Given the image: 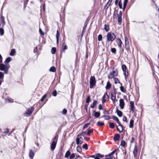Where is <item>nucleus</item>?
I'll list each match as a JSON object with an SVG mask.
<instances>
[{
	"label": "nucleus",
	"instance_id": "f8f14e48",
	"mask_svg": "<svg viewBox=\"0 0 159 159\" xmlns=\"http://www.w3.org/2000/svg\"><path fill=\"white\" fill-rule=\"evenodd\" d=\"M109 98V96L107 94V93H105L102 97V103H105L106 100Z\"/></svg>",
	"mask_w": 159,
	"mask_h": 159
},
{
	"label": "nucleus",
	"instance_id": "052dcab7",
	"mask_svg": "<svg viewBox=\"0 0 159 159\" xmlns=\"http://www.w3.org/2000/svg\"><path fill=\"white\" fill-rule=\"evenodd\" d=\"M103 113L104 115L109 114H110L109 111L105 110V111L103 112Z\"/></svg>",
	"mask_w": 159,
	"mask_h": 159
},
{
	"label": "nucleus",
	"instance_id": "20e7f679",
	"mask_svg": "<svg viewBox=\"0 0 159 159\" xmlns=\"http://www.w3.org/2000/svg\"><path fill=\"white\" fill-rule=\"evenodd\" d=\"M122 12L121 11H120L119 14H115V13L113 14V16L114 18H116L118 17V24L120 25H121L122 23Z\"/></svg>",
	"mask_w": 159,
	"mask_h": 159
},
{
	"label": "nucleus",
	"instance_id": "c85d7f7f",
	"mask_svg": "<svg viewBox=\"0 0 159 159\" xmlns=\"http://www.w3.org/2000/svg\"><path fill=\"white\" fill-rule=\"evenodd\" d=\"M70 155V152L69 150L67 151L65 155V157L66 158H68Z\"/></svg>",
	"mask_w": 159,
	"mask_h": 159
},
{
	"label": "nucleus",
	"instance_id": "f03ea898",
	"mask_svg": "<svg viewBox=\"0 0 159 159\" xmlns=\"http://www.w3.org/2000/svg\"><path fill=\"white\" fill-rule=\"evenodd\" d=\"M58 138V135L57 134H56L52 139V142L51 143V149L52 151H53L55 148L57 142Z\"/></svg>",
	"mask_w": 159,
	"mask_h": 159
},
{
	"label": "nucleus",
	"instance_id": "2eb2a0df",
	"mask_svg": "<svg viewBox=\"0 0 159 159\" xmlns=\"http://www.w3.org/2000/svg\"><path fill=\"white\" fill-rule=\"evenodd\" d=\"M138 152V148L136 145L134 146V149L133 150V153L134 157L136 158L137 156V153Z\"/></svg>",
	"mask_w": 159,
	"mask_h": 159
},
{
	"label": "nucleus",
	"instance_id": "f3484780",
	"mask_svg": "<svg viewBox=\"0 0 159 159\" xmlns=\"http://www.w3.org/2000/svg\"><path fill=\"white\" fill-rule=\"evenodd\" d=\"M35 155L34 150H30L29 152V156L30 158L33 159Z\"/></svg>",
	"mask_w": 159,
	"mask_h": 159
},
{
	"label": "nucleus",
	"instance_id": "a18cd8bd",
	"mask_svg": "<svg viewBox=\"0 0 159 159\" xmlns=\"http://www.w3.org/2000/svg\"><path fill=\"white\" fill-rule=\"evenodd\" d=\"M82 148L87 150L88 149V144L87 143L83 144L82 146Z\"/></svg>",
	"mask_w": 159,
	"mask_h": 159
},
{
	"label": "nucleus",
	"instance_id": "13d9d810",
	"mask_svg": "<svg viewBox=\"0 0 159 159\" xmlns=\"http://www.w3.org/2000/svg\"><path fill=\"white\" fill-rule=\"evenodd\" d=\"M111 52L114 54H116V49L115 48H112L111 49Z\"/></svg>",
	"mask_w": 159,
	"mask_h": 159
},
{
	"label": "nucleus",
	"instance_id": "338daca9",
	"mask_svg": "<svg viewBox=\"0 0 159 159\" xmlns=\"http://www.w3.org/2000/svg\"><path fill=\"white\" fill-rule=\"evenodd\" d=\"M89 124H90L89 123H86V124H85L83 127V129H84L87 128L88 127V126L89 125Z\"/></svg>",
	"mask_w": 159,
	"mask_h": 159
},
{
	"label": "nucleus",
	"instance_id": "bb28decb",
	"mask_svg": "<svg viewBox=\"0 0 159 159\" xmlns=\"http://www.w3.org/2000/svg\"><path fill=\"white\" fill-rule=\"evenodd\" d=\"M134 120L133 119H131L130 121L129 127L130 128H133V124Z\"/></svg>",
	"mask_w": 159,
	"mask_h": 159
},
{
	"label": "nucleus",
	"instance_id": "412c9836",
	"mask_svg": "<svg viewBox=\"0 0 159 159\" xmlns=\"http://www.w3.org/2000/svg\"><path fill=\"white\" fill-rule=\"evenodd\" d=\"M116 112L117 113L118 116L119 117H121L123 113L122 112L119 110L117 107L116 108Z\"/></svg>",
	"mask_w": 159,
	"mask_h": 159
},
{
	"label": "nucleus",
	"instance_id": "09e8293b",
	"mask_svg": "<svg viewBox=\"0 0 159 159\" xmlns=\"http://www.w3.org/2000/svg\"><path fill=\"white\" fill-rule=\"evenodd\" d=\"M4 33V30L2 28H0V34L1 35H2Z\"/></svg>",
	"mask_w": 159,
	"mask_h": 159
},
{
	"label": "nucleus",
	"instance_id": "79ce46f5",
	"mask_svg": "<svg viewBox=\"0 0 159 159\" xmlns=\"http://www.w3.org/2000/svg\"><path fill=\"white\" fill-rule=\"evenodd\" d=\"M11 61V58L10 57H8L7 58L5 61V62L6 63H8L9 62Z\"/></svg>",
	"mask_w": 159,
	"mask_h": 159
},
{
	"label": "nucleus",
	"instance_id": "69168bd1",
	"mask_svg": "<svg viewBox=\"0 0 159 159\" xmlns=\"http://www.w3.org/2000/svg\"><path fill=\"white\" fill-rule=\"evenodd\" d=\"M67 112V111L66 109H64L62 111V114L64 115L66 114Z\"/></svg>",
	"mask_w": 159,
	"mask_h": 159
},
{
	"label": "nucleus",
	"instance_id": "680f3d73",
	"mask_svg": "<svg viewBox=\"0 0 159 159\" xmlns=\"http://www.w3.org/2000/svg\"><path fill=\"white\" fill-rule=\"evenodd\" d=\"M39 32L41 35L42 36H44V32L40 28L39 29Z\"/></svg>",
	"mask_w": 159,
	"mask_h": 159
},
{
	"label": "nucleus",
	"instance_id": "a211bd4d",
	"mask_svg": "<svg viewBox=\"0 0 159 159\" xmlns=\"http://www.w3.org/2000/svg\"><path fill=\"white\" fill-rule=\"evenodd\" d=\"M112 0H109L105 5L104 9L107 11L108 9L109 6L111 5Z\"/></svg>",
	"mask_w": 159,
	"mask_h": 159
},
{
	"label": "nucleus",
	"instance_id": "49530a36",
	"mask_svg": "<svg viewBox=\"0 0 159 159\" xmlns=\"http://www.w3.org/2000/svg\"><path fill=\"white\" fill-rule=\"evenodd\" d=\"M47 96V94H45L44 95H43L41 98L40 100V101L41 102H43L44 99Z\"/></svg>",
	"mask_w": 159,
	"mask_h": 159
},
{
	"label": "nucleus",
	"instance_id": "c03bdc74",
	"mask_svg": "<svg viewBox=\"0 0 159 159\" xmlns=\"http://www.w3.org/2000/svg\"><path fill=\"white\" fill-rule=\"evenodd\" d=\"M90 101V96L89 95L87 96L86 101V103H89Z\"/></svg>",
	"mask_w": 159,
	"mask_h": 159
},
{
	"label": "nucleus",
	"instance_id": "ea45409f",
	"mask_svg": "<svg viewBox=\"0 0 159 159\" xmlns=\"http://www.w3.org/2000/svg\"><path fill=\"white\" fill-rule=\"evenodd\" d=\"M115 125L113 123H110L109 124V127L112 129H113L115 127Z\"/></svg>",
	"mask_w": 159,
	"mask_h": 159
},
{
	"label": "nucleus",
	"instance_id": "c756f323",
	"mask_svg": "<svg viewBox=\"0 0 159 159\" xmlns=\"http://www.w3.org/2000/svg\"><path fill=\"white\" fill-rule=\"evenodd\" d=\"M87 24H88L87 22L86 21H85L84 23V26L83 27V29L82 30V31L83 32H85L87 26Z\"/></svg>",
	"mask_w": 159,
	"mask_h": 159
},
{
	"label": "nucleus",
	"instance_id": "c9c22d12",
	"mask_svg": "<svg viewBox=\"0 0 159 159\" xmlns=\"http://www.w3.org/2000/svg\"><path fill=\"white\" fill-rule=\"evenodd\" d=\"M103 117L104 118L105 120H108L111 119L110 117L109 116L105 115L103 116Z\"/></svg>",
	"mask_w": 159,
	"mask_h": 159
},
{
	"label": "nucleus",
	"instance_id": "0eeeda50",
	"mask_svg": "<svg viewBox=\"0 0 159 159\" xmlns=\"http://www.w3.org/2000/svg\"><path fill=\"white\" fill-rule=\"evenodd\" d=\"M118 74V71L117 69L115 70H113L112 71L110 72L108 76L109 79H111L115 78Z\"/></svg>",
	"mask_w": 159,
	"mask_h": 159
},
{
	"label": "nucleus",
	"instance_id": "603ef678",
	"mask_svg": "<svg viewBox=\"0 0 159 159\" xmlns=\"http://www.w3.org/2000/svg\"><path fill=\"white\" fill-rule=\"evenodd\" d=\"M60 37V34L59 33V31L58 30L57 31V33L56 35V39H59Z\"/></svg>",
	"mask_w": 159,
	"mask_h": 159
},
{
	"label": "nucleus",
	"instance_id": "5701e85b",
	"mask_svg": "<svg viewBox=\"0 0 159 159\" xmlns=\"http://www.w3.org/2000/svg\"><path fill=\"white\" fill-rule=\"evenodd\" d=\"M97 103L98 101L97 100H93V102L91 105L90 107L92 108H94L95 107V106H96V104Z\"/></svg>",
	"mask_w": 159,
	"mask_h": 159
},
{
	"label": "nucleus",
	"instance_id": "393cba45",
	"mask_svg": "<svg viewBox=\"0 0 159 159\" xmlns=\"http://www.w3.org/2000/svg\"><path fill=\"white\" fill-rule=\"evenodd\" d=\"M76 144L78 145H81L83 143V142H82L80 139H79L78 138V137L76 138Z\"/></svg>",
	"mask_w": 159,
	"mask_h": 159
},
{
	"label": "nucleus",
	"instance_id": "3c124183",
	"mask_svg": "<svg viewBox=\"0 0 159 159\" xmlns=\"http://www.w3.org/2000/svg\"><path fill=\"white\" fill-rule=\"evenodd\" d=\"M125 144H126V143H125V141L124 140H122L121 141L120 145L122 147H125Z\"/></svg>",
	"mask_w": 159,
	"mask_h": 159
},
{
	"label": "nucleus",
	"instance_id": "2f4dec72",
	"mask_svg": "<svg viewBox=\"0 0 159 159\" xmlns=\"http://www.w3.org/2000/svg\"><path fill=\"white\" fill-rule=\"evenodd\" d=\"M76 150L79 152H80L82 151V148L80 146L78 145L76 148Z\"/></svg>",
	"mask_w": 159,
	"mask_h": 159
},
{
	"label": "nucleus",
	"instance_id": "6e6d98bb",
	"mask_svg": "<svg viewBox=\"0 0 159 159\" xmlns=\"http://www.w3.org/2000/svg\"><path fill=\"white\" fill-rule=\"evenodd\" d=\"M118 5L120 9L122 8V2L121 0L119 2Z\"/></svg>",
	"mask_w": 159,
	"mask_h": 159
},
{
	"label": "nucleus",
	"instance_id": "72a5a7b5",
	"mask_svg": "<svg viewBox=\"0 0 159 159\" xmlns=\"http://www.w3.org/2000/svg\"><path fill=\"white\" fill-rule=\"evenodd\" d=\"M97 124L99 126H102L104 125V123L103 122L98 121L97 122Z\"/></svg>",
	"mask_w": 159,
	"mask_h": 159
},
{
	"label": "nucleus",
	"instance_id": "de8ad7c7",
	"mask_svg": "<svg viewBox=\"0 0 159 159\" xmlns=\"http://www.w3.org/2000/svg\"><path fill=\"white\" fill-rule=\"evenodd\" d=\"M9 131V130L8 128H6V130H5L3 132V133L5 135L7 134Z\"/></svg>",
	"mask_w": 159,
	"mask_h": 159
},
{
	"label": "nucleus",
	"instance_id": "f257e3e1",
	"mask_svg": "<svg viewBox=\"0 0 159 159\" xmlns=\"http://www.w3.org/2000/svg\"><path fill=\"white\" fill-rule=\"evenodd\" d=\"M116 36L114 33L108 32L107 35V42H112L116 39Z\"/></svg>",
	"mask_w": 159,
	"mask_h": 159
},
{
	"label": "nucleus",
	"instance_id": "58836bf2",
	"mask_svg": "<svg viewBox=\"0 0 159 159\" xmlns=\"http://www.w3.org/2000/svg\"><path fill=\"white\" fill-rule=\"evenodd\" d=\"M56 51V48L55 47H53L51 49V53L52 54H54Z\"/></svg>",
	"mask_w": 159,
	"mask_h": 159
},
{
	"label": "nucleus",
	"instance_id": "4468645a",
	"mask_svg": "<svg viewBox=\"0 0 159 159\" xmlns=\"http://www.w3.org/2000/svg\"><path fill=\"white\" fill-rule=\"evenodd\" d=\"M116 43L117 45L119 48H121L122 47V42L120 38H117L116 40Z\"/></svg>",
	"mask_w": 159,
	"mask_h": 159
},
{
	"label": "nucleus",
	"instance_id": "4c0bfd02",
	"mask_svg": "<svg viewBox=\"0 0 159 159\" xmlns=\"http://www.w3.org/2000/svg\"><path fill=\"white\" fill-rule=\"evenodd\" d=\"M49 70L52 72H55L56 71V69L55 67L52 66L50 68Z\"/></svg>",
	"mask_w": 159,
	"mask_h": 159
},
{
	"label": "nucleus",
	"instance_id": "bf43d9fd",
	"mask_svg": "<svg viewBox=\"0 0 159 159\" xmlns=\"http://www.w3.org/2000/svg\"><path fill=\"white\" fill-rule=\"evenodd\" d=\"M124 71H125V73H124V74L125 75V77H128V75H129V73H128V70L127 71L126 70Z\"/></svg>",
	"mask_w": 159,
	"mask_h": 159
},
{
	"label": "nucleus",
	"instance_id": "9b49d317",
	"mask_svg": "<svg viewBox=\"0 0 159 159\" xmlns=\"http://www.w3.org/2000/svg\"><path fill=\"white\" fill-rule=\"evenodd\" d=\"M68 48L67 46L66 45V43H65V41L63 43L62 45V50L61 52L60 56L61 55V54L63 52L65 53V50H67Z\"/></svg>",
	"mask_w": 159,
	"mask_h": 159
},
{
	"label": "nucleus",
	"instance_id": "5fc2aeb1",
	"mask_svg": "<svg viewBox=\"0 0 159 159\" xmlns=\"http://www.w3.org/2000/svg\"><path fill=\"white\" fill-rule=\"evenodd\" d=\"M98 40L99 41H101V40H102V35L101 34L98 35Z\"/></svg>",
	"mask_w": 159,
	"mask_h": 159
},
{
	"label": "nucleus",
	"instance_id": "6ab92c4d",
	"mask_svg": "<svg viewBox=\"0 0 159 159\" xmlns=\"http://www.w3.org/2000/svg\"><path fill=\"white\" fill-rule=\"evenodd\" d=\"M120 138V134H115L113 138L114 140L115 141H118L119 140Z\"/></svg>",
	"mask_w": 159,
	"mask_h": 159
},
{
	"label": "nucleus",
	"instance_id": "473e14b6",
	"mask_svg": "<svg viewBox=\"0 0 159 159\" xmlns=\"http://www.w3.org/2000/svg\"><path fill=\"white\" fill-rule=\"evenodd\" d=\"M15 52H16L15 50L14 49H12L11 50V52L10 53V55L11 56H13L14 55Z\"/></svg>",
	"mask_w": 159,
	"mask_h": 159
},
{
	"label": "nucleus",
	"instance_id": "a878e982",
	"mask_svg": "<svg viewBox=\"0 0 159 159\" xmlns=\"http://www.w3.org/2000/svg\"><path fill=\"white\" fill-rule=\"evenodd\" d=\"M104 29L106 32H108L110 30L109 25L105 24L104 25Z\"/></svg>",
	"mask_w": 159,
	"mask_h": 159
},
{
	"label": "nucleus",
	"instance_id": "cd10ccee",
	"mask_svg": "<svg viewBox=\"0 0 159 159\" xmlns=\"http://www.w3.org/2000/svg\"><path fill=\"white\" fill-rule=\"evenodd\" d=\"M114 79V83L115 84L120 83L121 85H122V84L121 83H120V81H119V79L118 78H115Z\"/></svg>",
	"mask_w": 159,
	"mask_h": 159
},
{
	"label": "nucleus",
	"instance_id": "e433bc0d",
	"mask_svg": "<svg viewBox=\"0 0 159 159\" xmlns=\"http://www.w3.org/2000/svg\"><path fill=\"white\" fill-rule=\"evenodd\" d=\"M120 89L121 91L123 93H125L126 91L125 89L124 86L122 85L120 87Z\"/></svg>",
	"mask_w": 159,
	"mask_h": 159
},
{
	"label": "nucleus",
	"instance_id": "9d476101",
	"mask_svg": "<svg viewBox=\"0 0 159 159\" xmlns=\"http://www.w3.org/2000/svg\"><path fill=\"white\" fill-rule=\"evenodd\" d=\"M111 99L113 102H115L116 99V93L115 89L112 90L111 93Z\"/></svg>",
	"mask_w": 159,
	"mask_h": 159
},
{
	"label": "nucleus",
	"instance_id": "8fccbe9b",
	"mask_svg": "<svg viewBox=\"0 0 159 159\" xmlns=\"http://www.w3.org/2000/svg\"><path fill=\"white\" fill-rule=\"evenodd\" d=\"M93 132V129H90L89 130L87 133V134L88 135H90L91 133H92Z\"/></svg>",
	"mask_w": 159,
	"mask_h": 159
},
{
	"label": "nucleus",
	"instance_id": "0e129e2a",
	"mask_svg": "<svg viewBox=\"0 0 159 159\" xmlns=\"http://www.w3.org/2000/svg\"><path fill=\"white\" fill-rule=\"evenodd\" d=\"M75 155L74 153H72L70 155V159L74 158L75 157Z\"/></svg>",
	"mask_w": 159,
	"mask_h": 159
},
{
	"label": "nucleus",
	"instance_id": "7ed1b4c3",
	"mask_svg": "<svg viewBox=\"0 0 159 159\" xmlns=\"http://www.w3.org/2000/svg\"><path fill=\"white\" fill-rule=\"evenodd\" d=\"M112 118L114 120H115L118 124V125L119 126H120V127H121V129L120 130L119 129L118 127V126H117V130L120 133L122 132L123 131V125L121 124L118 118L115 116H112Z\"/></svg>",
	"mask_w": 159,
	"mask_h": 159
},
{
	"label": "nucleus",
	"instance_id": "4be33fe9",
	"mask_svg": "<svg viewBox=\"0 0 159 159\" xmlns=\"http://www.w3.org/2000/svg\"><path fill=\"white\" fill-rule=\"evenodd\" d=\"M104 157V155H101L100 153H97L96 154L95 157H94L95 159H100V158L103 157Z\"/></svg>",
	"mask_w": 159,
	"mask_h": 159
},
{
	"label": "nucleus",
	"instance_id": "7c9ffc66",
	"mask_svg": "<svg viewBox=\"0 0 159 159\" xmlns=\"http://www.w3.org/2000/svg\"><path fill=\"white\" fill-rule=\"evenodd\" d=\"M100 115V112H96L94 114V116L97 118L99 117Z\"/></svg>",
	"mask_w": 159,
	"mask_h": 159
},
{
	"label": "nucleus",
	"instance_id": "e2e57ef3",
	"mask_svg": "<svg viewBox=\"0 0 159 159\" xmlns=\"http://www.w3.org/2000/svg\"><path fill=\"white\" fill-rule=\"evenodd\" d=\"M4 75L3 73L0 71V79H3L4 77Z\"/></svg>",
	"mask_w": 159,
	"mask_h": 159
},
{
	"label": "nucleus",
	"instance_id": "ddd939ff",
	"mask_svg": "<svg viewBox=\"0 0 159 159\" xmlns=\"http://www.w3.org/2000/svg\"><path fill=\"white\" fill-rule=\"evenodd\" d=\"M125 103L124 100L122 99H120L119 100V106L121 109H123L124 108Z\"/></svg>",
	"mask_w": 159,
	"mask_h": 159
},
{
	"label": "nucleus",
	"instance_id": "1a4fd4ad",
	"mask_svg": "<svg viewBox=\"0 0 159 159\" xmlns=\"http://www.w3.org/2000/svg\"><path fill=\"white\" fill-rule=\"evenodd\" d=\"M9 67V66H8L7 64H6L5 66L4 64L2 63H0V70L4 71L5 74L7 73Z\"/></svg>",
	"mask_w": 159,
	"mask_h": 159
},
{
	"label": "nucleus",
	"instance_id": "423d86ee",
	"mask_svg": "<svg viewBox=\"0 0 159 159\" xmlns=\"http://www.w3.org/2000/svg\"><path fill=\"white\" fill-rule=\"evenodd\" d=\"M34 105L30 108H28L25 112L24 113L23 115L27 117L30 116L34 110Z\"/></svg>",
	"mask_w": 159,
	"mask_h": 159
},
{
	"label": "nucleus",
	"instance_id": "39448f33",
	"mask_svg": "<svg viewBox=\"0 0 159 159\" xmlns=\"http://www.w3.org/2000/svg\"><path fill=\"white\" fill-rule=\"evenodd\" d=\"M125 47L126 51L128 52H130V45L129 40L127 36H125Z\"/></svg>",
	"mask_w": 159,
	"mask_h": 159
},
{
	"label": "nucleus",
	"instance_id": "a19ab883",
	"mask_svg": "<svg viewBox=\"0 0 159 159\" xmlns=\"http://www.w3.org/2000/svg\"><path fill=\"white\" fill-rule=\"evenodd\" d=\"M127 69L126 66L124 64L122 65V69L123 71L126 70Z\"/></svg>",
	"mask_w": 159,
	"mask_h": 159
},
{
	"label": "nucleus",
	"instance_id": "774afa93",
	"mask_svg": "<svg viewBox=\"0 0 159 159\" xmlns=\"http://www.w3.org/2000/svg\"><path fill=\"white\" fill-rule=\"evenodd\" d=\"M7 100L8 101L10 102H13V100L11 98H7Z\"/></svg>",
	"mask_w": 159,
	"mask_h": 159
},
{
	"label": "nucleus",
	"instance_id": "f704fd0d",
	"mask_svg": "<svg viewBox=\"0 0 159 159\" xmlns=\"http://www.w3.org/2000/svg\"><path fill=\"white\" fill-rule=\"evenodd\" d=\"M105 157L106 159H112L113 158L112 156L110 154H109L108 155H106Z\"/></svg>",
	"mask_w": 159,
	"mask_h": 159
},
{
	"label": "nucleus",
	"instance_id": "864d4df0",
	"mask_svg": "<svg viewBox=\"0 0 159 159\" xmlns=\"http://www.w3.org/2000/svg\"><path fill=\"white\" fill-rule=\"evenodd\" d=\"M57 91L55 90H54L52 92V94L53 96H56L57 95Z\"/></svg>",
	"mask_w": 159,
	"mask_h": 159
},
{
	"label": "nucleus",
	"instance_id": "4d7b16f0",
	"mask_svg": "<svg viewBox=\"0 0 159 159\" xmlns=\"http://www.w3.org/2000/svg\"><path fill=\"white\" fill-rule=\"evenodd\" d=\"M116 151H119V149L118 148L115 149L113 151H112L110 153V154L112 156V155Z\"/></svg>",
	"mask_w": 159,
	"mask_h": 159
},
{
	"label": "nucleus",
	"instance_id": "aec40b11",
	"mask_svg": "<svg viewBox=\"0 0 159 159\" xmlns=\"http://www.w3.org/2000/svg\"><path fill=\"white\" fill-rule=\"evenodd\" d=\"M0 21L2 23V27L3 28L4 27V25L5 24V21L4 17L2 15H1V16Z\"/></svg>",
	"mask_w": 159,
	"mask_h": 159
},
{
	"label": "nucleus",
	"instance_id": "dca6fc26",
	"mask_svg": "<svg viewBox=\"0 0 159 159\" xmlns=\"http://www.w3.org/2000/svg\"><path fill=\"white\" fill-rule=\"evenodd\" d=\"M130 111L132 112H134L135 108L134 107V102L133 101H131L130 102Z\"/></svg>",
	"mask_w": 159,
	"mask_h": 159
},
{
	"label": "nucleus",
	"instance_id": "6e6552de",
	"mask_svg": "<svg viewBox=\"0 0 159 159\" xmlns=\"http://www.w3.org/2000/svg\"><path fill=\"white\" fill-rule=\"evenodd\" d=\"M96 80L95 77L94 76H91L90 79V88L92 89L96 85Z\"/></svg>",
	"mask_w": 159,
	"mask_h": 159
},
{
	"label": "nucleus",
	"instance_id": "b1692460",
	"mask_svg": "<svg viewBox=\"0 0 159 159\" xmlns=\"http://www.w3.org/2000/svg\"><path fill=\"white\" fill-rule=\"evenodd\" d=\"M111 85L110 82L108 81L107 82V85L106 86V89L107 90L109 89L111 87Z\"/></svg>",
	"mask_w": 159,
	"mask_h": 159
},
{
	"label": "nucleus",
	"instance_id": "37998d69",
	"mask_svg": "<svg viewBox=\"0 0 159 159\" xmlns=\"http://www.w3.org/2000/svg\"><path fill=\"white\" fill-rule=\"evenodd\" d=\"M86 133V131L84 132H82L81 133L77 135V137H80V136H83Z\"/></svg>",
	"mask_w": 159,
	"mask_h": 159
}]
</instances>
